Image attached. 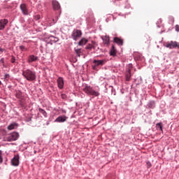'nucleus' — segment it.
<instances>
[{
	"mask_svg": "<svg viewBox=\"0 0 179 179\" xmlns=\"http://www.w3.org/2000/svg\"><path fill=\"white\" fill-rule=\"evenodd\" d=\"M92 68H93L94 70H96V69H97V65H96V64H95V65H93V66H92Z\"/></svg>",
	"mask_w": 179,
	"mask_h": 179,
	"instance_id": "30",
	"label": "nucleus"
},
{
	"mask_svg": "<svg viewBox=\"0 0 179 179\" xmlns=\"http://www.w3.org/2000/svg\"><path fill=\"white\" fill-rule=\"evenodd\" d=\"M0 52H3V49L0 48Z\"/></svg>",
	"mask_w": 179,
	"mask_h": 179,
	"instance_id": "34",
	"label": "nucleus"
},
{
	"mask_svg": "<svg viewBox=\"0 0 179 179\" xmlns=\"http://www.w3.org/2000/svg\"><path fill=\"white\" fill-rule=\"evenodd\" d=\"M52 6L54 10H58L61 8L59 3L58 1H57V0H52Z\"/></svg>",
	"mask_w": 179,
	"mask_h": 179,
	"instance_id": "8",
	"label": "nucleus"
},
{
	"mask_svg": "<svg viewBox=\"0 0 179 179\" xmlns=\"http://www.w3.org/2000/svg\"><path fill=\"white\" fill-rule=\"evenodd\" d=\"M39 112L43 115L44 117H47V113L45 110L41 109V108H39Z\"/></svg>",
	"mask_w": 179,
	"mask_h": 179,
	"instance_id": "21",
	"label": "nucleus"
},
{
	"mask_svg": "<svg viewBox=\"0 0 179 179\" xmlns=\"http://www.w3.org/2000/svg\"><path fill=\"white\" fill-rule=\"evenodd\" d=\"M23 13L24 15H28V8L26 4H23Z\"/></svg>",
	"mask_w": 179,
	"mask_h": 179,
	"instance_id": "20",
	"label": "nucleus"
},
{
	"mask_svg": "<svg viewBox=\"0 0 179 179\" xmlns=\"http://www.w3.org/2000/svg\"><path fill=\"white\" fill-rule=\"evenodd\" d=\"M75 52L76 55L80 57V53H81V50L80 48H78L77 50H75Z\"/></svg>",
	"mask_w": 179,
	"mask_h": 179,
	"instance_id": "23",
	"label": "nucleus"
},
{
	"mask_svg": "<svg viewBox=\"0 0 179 179\" xmlns=\"http://www.w3.org/2000/svg\"><path fill=\"white\" fill-rule=\"evenodd\" d=\"M5 78H9V75L8 74H6L5 75Z\"/></svg>",
	"mask_w": 179,
	"mask_h": 179,
	"instance_id": "35",
	"label": "nucleus"
},
{
	"mask_svg": "<svg viewBox=\"0 0 179 179\" xmlns=\"http://www.w3.org/2000/svg\"><path fill=\"white\" fill-rule=\"evenodd\" d=\"M93 48L92 47V43H91V44H88L87 46H86V49L87 50H92Z\"/></svg>",
	"mask_w": 179,
	"mask_h": 179,
	"instance_id": "25",
	"label": "nucleus"
},
{
	"mask_svg": "<svg viewBox=\"0 0 179 179\" xmlns=\"http://www.w3.org/2000/svg\"><path fill=\"white\" fill-rule=\"evenodd\" d=\"M0 85H1V81H0Z\"/></svg>",
	"mask_w": 179,
	"mask_h": 179,
	"instance_id": "37",
	"label": "nucleus"
},
{
	"mask_svg": "<svg viewBox=\"0 0 179 179\" xmlns=\"http://www.w3.org/2000/svg\"><path fill=\"white\" fill-rule=\"evenodd\" d=\"M57 82L59 88L63 89L64 82V79L62 78V77H59V78L57 80Z\"/></svg>",
	"mask_w": 179,
	"mask_h": 179,
	"instance_id": "10",
	"label": "nucleus"
},
{
	"mask_svg": "<svg viewBox=\"0 0 179 179\" xmlns=\"http://www.w3.org/2000/svg\"><path fill=\"white\" fill-rule=\"evenodd\" d=\"M82 36V31L78 29H73L71 37L73 38V41H77Z\"/></svg>",
	"mask_w": 179,
	"mask_h": 179,
	"instance_id": "3",
	"label": "nucleus"
},
{
	"mask_svg": "<svg viewBox=\"0 0 179 179\" xmlns=\"http://www.w3.org/2000/svg\"><path fill=\"white\" fill-rule=\"evenodd\" d=\"M143 41L144 43L150 44V38L149 36H145L143 38Z\"/></svg>",
	"mask_w": 179,
	"mask_h": 179,
	"instance_id": "16",
	"label": "nucleus"
},
{
	"mask_svg": "<svg viewBox=\"0 0 179 179\" xmlns=\"http://www.w3.org/2000/svg\"><path fill=\"white\" fill-rule=\"evenodd\" d=\"M40 18H41V16H40V15H36V16L35 17V19H36V20H38Z\"/></svg>",
	"mask_w": 179,
	"mask_h": 179,
	"instance_id": "32",
	"label": "nucleus"
},
{
	"mask_svg": "<svg viewBox=\"0 0 179 179\" xmlns=\"http://www.w3.org/2000/svg\"><path fill=\"white\" fill-rule=\"evenodd\" d=\"M8 22L6 19L0 20V30L5 29V27L8 24Z\"/></svg>",
	"mask_w": 179,
	"mask_h": 179,
	"instance_id": "9",
	"label": "nucleus"
},
{
	"mask_svg": "<svg viewBox=\"0 0 179 179\" xmlns=\"http://www.w3.org/2000/svg\"><path fill=\"white\" fill-rule=\"evenodd\" d=\"M176 31L177 32H179V25H178V24H176Z\"/></svg>",
	"mask_w": 179,
	"mask_h": 179,
	"instance_id": "29",
	"label": "nucleus"
},
{
	"mask_svg": "<svg viewBox=\"0 0 179 179\" xmlns=\"http://www.w3.org/2000/svg\"><path fill=\"white\" fill-rule=\"evenodd\" d=\"M92 48L95 49V48H96L98 46V44L95 41H92Z\"/></svg>",
	"mask_w": 179,
	"mask_h": 179,
	"instance_id": "24",
	"label": "nucleus"
},
{
	"mask_svg": "<svg viewBox=\"0 0 179 179\" xmlns=\"http://www.w3.org/2000/svg\"><path fill=\"white\" fill-rule=\"evenodd\" d=\"M0 62L3 63V59H1Z\"/></svg>",
	"mask_w": 179,
	"mask_h": 179,
	"instance_id": "36",
	"label": "nucleus"
},
{
	"mask_svg": "<svg viewBox=\"0 0 179 179\" xmlns=\"http://www.w3.org/2000/svg\"><path fill=\"white\" fill-rule=\"evenodd\" d=\"M65 121H66V116H59V117L55 119V122L62 123L65 122Z\"/></svg>",
	"mask_w": 179,
	"mask_h": 179,
	"instance_id": "11",
	"label": "nucleus"
},
{
	"mask_svg": "<svg viewBox=\"0 0 179 179\" xmlns=\"http://www.w3.org/2000/svg\"><path fill=\"white\" fill-rule=\"evenodd\" d=\"M3 162V159L2 158V152L0 150V163Z\"/></svg>",
	"mask_w": 179,
	"mask_h": 179,
	"instance_id": "26",
	"label": "nucleus"
},
{
	"mask_svg": "<svg viewBox=\"0 0 179 179\" xmlns=\"http://www.w3.org/2000/svg\"><path fill=\"white\" fill-rule=\"evenodd\" d=\"M20 8H21V10H23V4L20 5Z\"/></svg>",
	"mask_w": 179,
	"mask_h": 179,
	"instance_id": "33",
	"label": "nucleus"
},
{
	"mask_svg": "<svg viewBox=\"0 0 179 179\" xmlns=\"http://www.w3.org/2000/svg\"><path fill=\"white\" fill-rule=\"evenodd\" d=\"M88 43L87 39L86 38H82L80 42L78 43V45H80V46H83V45H85L86 43Z\"/></svg>",
	"mask_w": 179,
	"mask_h": 179,
	"instance_id": "18",
	"label": "nucleus"
},
{
	"mask_svg": "<svg viewBox=\"0 0 179 179\" xmlns=\"http://www.w3.org/2000/svg\"><path fill=\"white\" fill-rule=\"evenodd\" d=\"M16 128H17V124L16 123H12L8 126V129L9 131H12V129H16Z\"/></svg>",
	"mask_w": 179,
	"mask_h": 179,
	"instance_id": "14",
	"label": "nucleus"
},
{
	"mask_svg": "<svg viewBox=\"0 0 179 179\" xmlns=\"http://www.w3.org/2000/svg\"><path fill=\"white\" fill-rule=\"evenodd\" d=\"M103 43L106 45H109L110 44V36H104V38H103Z\"/></svg>",
	"mask_w": 179,
	"mask_h": 179,
	"instance_id": "17",
	"label": "nucleus"
},
{
	"mask_svg": "<svg viewBox=\"0 0 179 179\" xmlns=\"http://www.w3.org/2000/svg\"><path fill=\"white\" fill-rule=\"evenodd\" d=\"M106 63V59H94L93 61V64H95L96 66H103Z\"/></svg>",
	"mask_w": 179,
	"mask_h": 179,
	"instance_id": "6",
	"label": "nucleus"
},
{
	"mask_svg": "<svg viewBox=\"0 0 179 179\" xmlns=\"http://www.w3.org/2000/svg\"><path fill=\"white\" fill-rule=\"evenodd\" d=\"M11 164H12V166H19V156L18 155H15L11 159Z\"/></svg>",
	"mask_w": 179,
	"mask_h": 179,
	"instance_id": "7",
	"label": "nucleus"
},
{
	"mask_svg": "<svg viewBox=\"0 0 179 179\" xmlns=\"http://www.w3.org/2000/svg\"><path fill=\"white\" fill-rule=\"evenodd\" d=\"M17 138H19V134L16 133V132H13L9 135H8L6 137V141H8V142H12L13 141H16L17 139Z\"/></svg>",
	"mask_w": 179,
	"mask_h": 179,
	"instance_id": "4",
	"label": "nucleus"
},
{
	"mask_svg": "<svg viewBox=\"0 0 179 179\" xmlns=\"http://www.w3.org/2000/svg\"><path fill=\"white\" fill-rule=\"evenodd\" d=\"M38 57L34 55H31L28 58V63H32L33 62H36L38 60Z\"/></svg>",
	"mask_w": 179,
	"mask_h": 179,
	"instance_id": "12",
	"label": "nucleus"
},
{
	"mask_svg": "<svg viewBox=\"0 0 179 179\" xmlns=\"http://www.w3.org/2000/svg\"><path fill=\"white\" fill-rule=\"evenodd\" d=\"M83 92L87 93V94L94 96V97H98V96L100 95V92L94 90L90 85H86L85 87L83 88Z\"/></svg>",
	"mask_w": 179,
	"mask_h": 179,
	"instance_id": "2",
	"label": "nucleus"
},
{
	"mask_svg": "<svg viewBox=\"0 0 179 179\" xmlns=\"http://www.w3.org/2000/svg\"><path fill=\"white\" fill-rule=\"evenodd\" d=\"M23 76L28 81H34L35 79H36V74L35 71H33L30 69L24 71Z\"/></svg>",
	"mask_w": 179,
	"mask_h": 179,
	"instance_id": "1",
	"label": "nucleus"
},
{
	"mask_svg": "<svg viewBox=\"0 0 179 179\" xmlns=\"http://www.w3.org/2000/svg\"><path fill=\"white\" fill-rule=\"evenodd\" d=\"M152 166V164L150 162H147V168L150 169Z\"/></svg>",
	"mask_w": 179,
	"mask_h": 179,
	"instance_id": "27",
	"label": "nucleus"
},
{
	"mask_svg": "<svg viewBox=\"0 0 179 179\" xmlns=\"http://www.w3.org/2000/svg\"><path fill=\"white\" fill-rule=\"evenodd\" d=\"M165 46L169 49H176V48H179V43L176 41H170L167 42Z\"/></svg>",
	"mask_w": 179,
	"mask_h": 179,
	"instance_id": "5",
	"label": "nucleus"
},
{
	"mask_svg": "<svg viewBox=\"0 0 179 179\" xmlns=\"http://www.w3.org/2000/svg\"><path fill=\"white\" fill-rule=\"evenodd\" d=\"M10 61H11L12 64H15V57L11 56V60Z\"/></svg>",
	"mask_w": 179,
	"mask_h": 179,
	"instance_id": "28",
	"label": "nucleus"
},
{
	"mask_svg": "<svg viewBox=\"0 0 179 179\" xmlns=\"http://www.w3.org/2000/svg\"><path fill=\"white\" fill-rule=\"evenodd\" d=\"M110 55L111 56H116V48L114 45H112V48L110 50Z\"/></svg>",
	"mask_w": 179,
	"mask_h": 179,
	"instance_id": "19",
	"label": "nucleus"
},
{
	"mask_svg": "<svg viewBox=\"0 0 179 179\" xmlns=\"http://www.w3.org/2000/svg\"><path fill=\"white\" fill-rule=\"evenodd\" d=\"M157 129H160L162 131H163V127H162V123H157L156 124Z\"/></svg>",
	"mask_w": 179,
	"mask_h": 179,
	"instance_id": "22",
	"label": "nucleus"
},
{
	"mask_svg": "<svg viewBox=\"0 0 179 179\" xmlns=\"http://www.w3.org/2000/svg\"><path fill=\"white\" fill-rule=\"evenodd\" d=\"M130 79H131V69H129L125 73V80L130 81Z\"/></svg>",
	"mask_w": 179,
	"mask_h": 179,
	"instance_id": "13",
	"label": "nucleus"
},
{
	"mask_svg": "<svg viewBox=\"0 0 179 179\" xmlns=\"http://www.w3.org/2000/svg\"><path fill=\"white\" fill-rule=\"evenodd\" d=\"M114 43L120 45V46H122V45H123V41H122V39H121L120 38H114Z\"/></svg>",
	"mask_w": 179,
	"mask_h": 179,
	"instance_id": "15",
	"label": "nucleus"
},
{
	"mask_svg": "<svg viewBox=\"0 0 179 179\" xmlns=\"http://www.w3.org/2000/svg\"><path fill=\"white\" fill-rule=\"evenodd\" d=\"M61 97H62V99H66V95H65V94H61Z\"/></svg>",
	"mask_w": 179,
	"mask_h": 179,
	"instance_id": "31",
	"label": "nucleus"
}]
</instances>
